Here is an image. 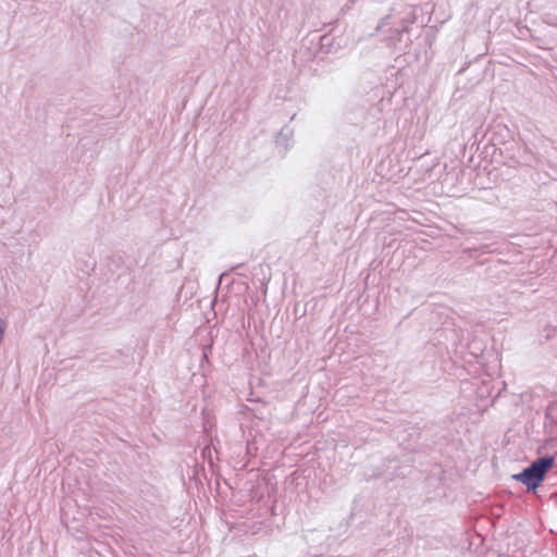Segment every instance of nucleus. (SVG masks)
<instances>
[{
    "instance_id": "2",
    "label": "nucleus",
    "mask_w": 557,
    "mask_h": 557,
    "mask_svg": "<svg viewBox=\"0 0 557 557\" xmlns=\"http://www.w3.org/2000/svg\"><path fill=\"white\" fill-rule=\"evenodd\" d=\"M392 16L387 15L384 18L381 20L379 23L376 30L384 32L385 28H388V35L387 38L392 40L393 42H397L401 40V36L404 33H408L409 26L407 24H403L401 27H395L393 28L392 25Z\"/></svg>"
},
{
    "instance_id": "3",
    "label": "nucleus",
    "mask_w": 557,
    "mask_h": 557,
    "mask_svg": "<svg viewBox=\"0 0 557 557\" xmlns=\"http://www.w3.org/2000/svg\"><path fill=\"white\" fill-rule=\"evenodd\" d=\"M293 137V129L289 128L288 126H284L277 138H276V144L277 145H283L285 148H287L288 146V140Z\"/></svg>"
},
{
    "instance_id": "1",
    "label": "nucleus",
    "mask_w": 557,
    "mask_h": 557,
    "mask_svg": "<svg viewBox=\"0 0 557 557\" xmlns=\"http://www.w3.org/2000/svg\"><path fill=\"white\" fill-rule=\"evenodd\" d=\"M554 462V456L540 457L521 472L513 474L512 479L525 485L528 491H535L544 481L546 473L553 468Z\"/></svg>"
}]
</instances>
